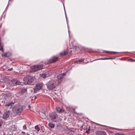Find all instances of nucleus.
I'll return each mask as SVG.
<instances>
[{
    "instance_id": "nucleus-1",
    "label": "nucleus",
    "mask_w": 135,
    "mask_h": 135,
    "mask_svg": "<svg viewBox=\"0 0 135 135\" xmlns=\"http://www.w3.org/2000/svg\"><path fill=\"white\" fill-rule=\"evenodd\" d=\"M24 84L26 85H33L34 83V79L31 76H27L23 79Z\"/></svg>"
},
{
    "instance_id": "nucleus-2",
    "label": "nucleus",
    "mask_w": 135,
    "mask_h": 135,
    "mask_svg": "<svg viewBox=\"0 0 135 135\" xmlns=\"http://www.w3.org/2000/svg\"><path fill=\"white\" fill-rule=\"evenodd\" d=\"M49 116L52 121L54 122L59 121L57 115L55 113L53 112L50 113Z\"/></svg>"
},
{
    "instance_id": "nucleus-3",
    "label": "nucleus",
    "mask_w": 135,
    "mask_h": 135,
    "mask_svg": "<svg viewBox=\"0 0 135 135\" xmlns=\"http://www.w3.org/2000/svg\"><path fill=\"white\" fill-rule=\"evenodd\" d=\"M58 84L56 82H50L47 85V89L49 90H52L55 88V86Z\"/></svg>"
},
{
    "instance_id": "nucleus-4",
    "label": "nucleus",
    "mask_w": 135,
    "mask_h": 135,
    "mask_svg": "<svg viewBox=\"0 0 135 135\" xmlns=\"http://www.w3.org/2000/svg\"><path fill=\"white\" fill-rule=\"evenodd\" d=\"M43 68V66L42 65H35L31 67V69L33 70V72H35Z\"/></svg>"
},
{
    "instance_id": "nucleus-5",
    "label": "nucleus",
    "mask_w": 135,
    "mask_h": 135,
    "mask_svg": "<svg viewBox=\"0 0 135 135\" xmlns=\"http://www.w3.org/2000/svg\"><path fill=\"white\" fill-rule=\"evenodd\" d=\"M65 75L64 73H62L59 74L57 76V81H56V82L58 84H59L61 83V82L62 80L63 79Z\"/></svg>"
},
{
    "instance_id": "nucleus-6",
    "label": "nucleus",
    "mask_w": 135,
    "mask_h": 135,
    "mask_svg": "<svg viewBox=\"0 0 135 135\" xmlns=\"http://www.w3.org/2000/svg\"><path fill=\"white\" fill-rule=\"evenodd\" d=\"M42 86L41 84H37L35 86V88L34 89V93H36L37 91L41 89Z\"/></svg>"
},
{
    "instance_id": "nucleus-7",
    "label": "nucleus",
    "mask_w": 135,
    "mask_h": 135,
    "mask_svg": "<svg viewBox=\"0 0 135 135\" xmlns=\"http://www.w3.org/2000/svg\"><path fill=\"white\" fill-rule=\"evenodd\" d=\"M58 59V58L56 57H53L49 60L48 62L50 63H53L57 61Z\"/></svg>"
},
{
    "instance_id": "nucleus-8",
    "label": "nucleus",
    "mask_w": 135,
    "mask_h": 135,
    "mask_svg": "<svg viewBox=\"0 0 135 135\" xmlns=\"http://www.w3.org/2000/svg\"><path fill=\"white\" fill-rule=\"evenodd\" d=\"M10 115L9 111H6L4 113L3 115V118L4 119H6L8 118Z\"/></svg>"
},
{
    "instance_id": "nucleus-9",
    "label": "nucleus",
    "mask_w": 135,
    "mask_h": 135,
    "mask_svg": "<svg viewBox=\"0 0 135 135\" xmlns=\"http://www.w3.org/2000/svg\"><path fill=\"white\" fill-rule=\"evenodd\" d=\"M96 135H107L106 133L104 131H97L95 132Z\"/></svg>"
},
{
    "instance_id": "nucleus-10",
    "label": "nucleus",
    "mask_w": 135,
    "mask_h": 135,
    "mask_svg": "<svg viewBox=\"0 0 135 135\" xmlns=\"http://www.w3.org/2000/svg\"><path fill=\"white\" fill-rule=\"evenodd\" d=\"M11 54L9 52H3V53L2 54V57H9L11 56Z\"/></svg>"
},
{
    "instance_id": "nucleus-11",
    "label": "nucleus",
    "mask_w": 135,
    "mask_h": 135,
    "mask_svg": "<svg viewBox=\"0 0 135 135\" xmlns=\"http://www.w3.org/2000/svg\"><path fill=\"white\" fill-rule=\"evenodd\" d=\"M41 117L42 119L45 118L46 117V112L45 113H41L40 114Z\"/></svg>"
},
{
    "instance_id": "nucleus-12",
    "label": "nucleus",
    "mask_w": 135,
    "mask_h": 135,
    "mask_svg": "<svg viewBox=\"0 0 135 135\" xmlns=\"http://www.w3.org/2000/svg\"><path fill=\"white\" fill-rule=\"evenodd\" d=\"M56 110L59 113L63 112L64 110H62L61 108L59 107H57L56 108Z\"/></svg>"
},
{
    "instance_id": "nucleus-13",
    "label": "nucleus",
    "mask_w": 135,
    "mask_h": 135,
    "mask_svg": "<svg viewBox=\"0 0 135 135\" xmlns=\"http://www.w3.org/2000/svg\"><path fill=\"white\" fill-rule=\"evenodd\" d=\"M26 91L27 89H26L23 88L19 92V93L21 94H23L24 93L26 92Z\"/></svg>"
},
{
    "instance_id": "nucleus-14",
    "label": "nucleus",
    "mask_w": 135,
    "mask_h": 135,
    "mask_svg": "<svg viewBox=\"0 0 135 135\" xmlns=\"http://www.w3.org/2000/svg\"><path fill=\"white\" fill-rule=\"evenodd\" d=\"M68 53V52L66 51H64L63 52H61L60 53V55L61 56H64L67 55Z\"/></svg>"
},
{
    "instance_id": "nucleus-15",
    "label": "nucleus",
    "mask_w": 135,
    "mask_h": 135,
    "mask_svg": "<svg viewBox=\"0 0 135 135\" xmlns=\"http://www.w3.org/2000/svg\"><path fill=\"white\" fill-rule=\"evenodd\" d=\"M108 59V58H107V57H105V58H101V59H96V60H93V61H90V62H92L93 61H95V60H107Z\"/></svg>"
},
{
    "instance_id": "nucleus-16",
    "label": "nucleus",
    "mask_w": 135,
    "mask_h": 135,
    "mask_svg": "<svg viewBox=\"0 0 135 135\" xmlns=\"http://www.w3.org/2000/svg\"><path fill=\"white\" fill-rule=\"evenodd\" d=\"M50 128H53L54 127L55 125L53 124L49 123L48 124Z\"/></svg>"
},
{
    "instance_id": "nucleus-17",
    "label": "nucleus",
    "mask_w": 135,
    "mask_h": 135,
    "mask_svg": "<svg viewBox=\"0 0 135 135\" xmlns=\"http://www.w3.org/2000/svg\"><path fill=\"white\" fill-rule=\"evenodd\" d=\"M84 61V60H83V59L81 60H78L76 61H75L74 62V63H77L78 62H83Z\"/></svg>"
},
{
    "instance_id": "nucleus-18",
    "label": "nucleus",
    "mask_w": 135,
    "mask_h": 135,
    "mask_svg": "<svg viewBox=\"0 0 135 135\" xmlns=\"http://www.w3.org/2000/svg\"><path fill=\"white\" fill-rule=\"evenodd\" d=\"M47 74H41V76L42 77L45 78L47 76Z\"/></svg>"
},
{
    "instance_id": "nucleus-19",
    "label": "nucleus",
    "mask_w": 135,
    "mask_h": 135,
    "mask_svg": "<svg viewBox=\"0 0 135 135\" xmlns=\"http://www.w3.org/2000/svg\"><path fill=\"white\" fill-rule=\"evenodd\" d=\"M16 113L18 114H19L21 113V110H20L19 109H18L16 110Z\"/></svg>"
},
{
    "instance_id": "nucleus-20",
    "label": "nucleus",
    "mask_w": 135,
    "mask_h": 135,
    "mask_svg": "<svg viewBox=\"0 0 135 135\" xmlns=\"http://www.w3.org/2000/svg\"><path fill=\"white\" fill-rule=\"evenodd\" d=\"M35 129L37 131H39L40 130V128L38 127V126H35Z\"/></svg>"
},
{
    "instance_id": "nucleus-21",
    "label": "nucleus",
    "mask_w": 135,
    "mask_h": 135,
    "mask_svg": "<svg viewBox=\"0 0 135 135\" xmlns=\"http://www.w3.org/2000/svg\"><path fill=\"white\" fill-rule=\"evenodd\" d=\"M127 61L129 62L135 61V60H133L131 58L128 59Z\"/></svg>"
},
{
    "instance_id": "nucleus-22",
    "label": "nucleus",
    "mask_w": 135,
    "mask_h": 135,
    "mask_svg": "<svg viewBox=\"0 0 135 135\" xmlns=\"http://www.w3.org/2000/svg\"><path fill=\"white\" fill-rule=\"evenodd\" d=\"M20 82L18 80H16L15 81V83L17 85H19L20 84Z\"/></svg>"
},
{
    "instance_id": "nucleus-23",
    "label": "nucleus",
    "mask_w": 135,
    "mask_h": 135,
    "mask_svg": "<svg viewBox=\"0 0 135 135\" xmlns=\"http://www.w3.org/2000/svg\"><path fill=\"white\" fill-rule=\"evenodd\" d=\"M12 104L11 103H9L8 104H6L5 105V106H11Z\"/></svg>"
},
{
    "instance_id": "nucleus-24",
    "label": "nucleus",
    "mask_w": 135,
    "mask_h": 135,
    "mask_svg": "<svg viewBox=\"0 0 135 135\" xmlns=\"http://www.w3.org/2000/svg\"><path fill=\"white\" fill-rule=\"evenodd\" d=\"M23 130L26 129L27 128V127H26V124H25L23 126Z\"/></svg>"
},
{
    "instance_id": "nucleus-25",
    "label": "nucleus",
    "mask_w": 135,
    "mask_h": 135,
    "mask_svg": "<svg viewBox=\"0 0 135 135\" xmlns=\"http://www.w3.org/2000/svg\"><path fill=\"white\" fill-rule=\"evenodd\" d=\"M106 52L107 53H108V54H114V53H116V52H110L109 51H106Z\"/></svg>"
},
{
    "instance_id": "nucleus-26",
    "label": "nucleus",
    "mask_w": 135,
    "mask_h": 135,
    "mask_svg": "<svg viewBox=\"0 0 135 135\" xmlns=\"http://www.w3.org/2000/svg\"><path fill=\"white\" fill-rule=\"evenodd\" d=\"M90 128V127H89V128L88 129V130H86V132L87 133H89V131H90V130H89V128Z\"/></svg>"
},
{
    "instance_id": "nucleus-27",
    "label": "nucleus",
    "mask_w": 135,
    "mask_h": 135,
    "mask_svg": "<svg viewBox=\"0 0 135 135\" xmlns=\"http://www.w3.org/2000/svg\"><path fill=\"white\" fill-rule=\"evenodd\" d=\"M3 45L0 42V47H3Z\"/></svg>"
},
{
    "instance_id": "nucleus-28",
    "label": "nucleus",
    "mask_w": 135,
    "mask_h": 135,
    "mask_svg": "<svg viewBox=\"0 0 135 135\" xmlns=\"http://www.w3.org/2000/svg\"><path fill=\"white\" fill-rule=\"evenodd\" d=\"M0 51H2L3 52V47H0Z\"/></svg>"
},
{
    "instance_id": "nucleus-29",
    "label": "nucleus",
    "mask_w": 135,
    "mask_h": 135,
    "mask_svg": "<svg viewBox=\"0 0 135 135\" xmlns=\"http://www.w3.org/2000/svg\"><path fill=\"white\" fill-rule=\"evenodd\" d=\"M22 133L24 135H25L26 134L23 131H22Z\"/></svg>"
},
{
    "instance_id": "nucleus-30",
    "label": "nucleus",
    "mask_w": 135,
    "mask_h": 135,
    "mask_svg": "<svg viewBox=\"0 0 135 135\" xmlns=\"http://www.w3.org/2000/svg\"><path fill=\"white\" fill-rule=\"evenodd\" d=\"M112 59V58H108V59Z\"/></svg>"
},
{
    "instance_id": "nucleus-31",
    "label": "nucleus",
    "mask_w": 135,
    "mask_h": 135,
    "mask_svg": "<svg viewBox=\"0 0 135 135\" xmlns=\"http://www.w3.org/2000/svg\"><path fill=\"white\" fill-rule=\"evenodd\" d=\"M69 135H74V134L72 133H70Z\"/></svg>"
},
{
    "instance_id": "nucleus-32",
    "label": "nucleus",
    "mask_w": 135,
    "mask_h": 135,
    "mask_svg": "<svg viewBox=\"0 0 135 135\" xmlns=\"http://www.w3.org/2000/svg\"><path fill=\"white\" fill-rule=\"evenodd\" d=\"M27 135H30V134H29V133H27Z\"/></svg>"
},
{
    "instance_id": "nucleus-33",
    "label": "nucleus",
    "mask_w": 135,
    "mask_h": 135,
    "mask_svg": "<svg viewBox=\"0 0 135 135\" xmlns=\"http://www.w3.org/2000/svg\"><path fill=\"white\" fill-rule=\"evenodd\" d=\"M29 108H30V105H29Z\"/></svg>"
},
{
    "instance_id": "nucleus-34",
    "label": "nucleus",
    "mask_w": 135,
    "mask_h": 135,
    "mask_svg": "<svg viewBox=\"0 0 135 135\" xmlns=\"http://www.w3.org/2000/svg\"><path fill=\"white\" fill-rule=\"evenodd\" d=\"M89 62H86V63H87Z\"/></svg>"
},
{
    "instance_id": "nucleus-35",
    "label": "nucleus",
    "mask_w": 135,
    "mask_h": 135,
    "mask_svg": "<svg viewBox=\"0 0 135 135\" xmlns=\"http://www.w3.org/2000/svg\"><path fill=\"white\" fill-rule=\"evenodd\" d=\"M36 98V97H35V99Z\"/></svg>"
},
{
    "instance_id": "nucleus-36",
    "label": "nucleus",
    "mask_w": 135,
    "mask_h": 135,
    "mask_svg": "<svg viewBox=\"0 0 135 135\" xmlns=\"http://www.w3.org/2000/svg\"><path fill=\"white\" fill-rule=\"evenodd\" d=\"M11 69H12V68H11Z\"/></svg>"
},
{
    "instance_id": "nucleus-37",
    "label": "nucleus",
    "mask_w": 135,
    "mask_h": 135,
    "mask_svg": "<svg viewBox=\"0 0 135 135\" xmlns=\"http://www.w3.org/2000/svg\"><path fill=\"white\" fill-rule=\"evenodd\" d=\"M1 126V125H0V126Z\"/></svg>"
}]
</instances>
